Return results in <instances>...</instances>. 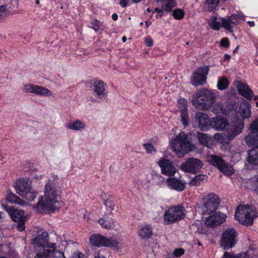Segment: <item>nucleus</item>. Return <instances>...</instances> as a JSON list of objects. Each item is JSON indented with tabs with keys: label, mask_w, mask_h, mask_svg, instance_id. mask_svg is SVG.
<instances>
[{
	"label": "nucleus",
	"mask_w": 258,
	"mask_h": 258,
	"mask_svg": "<svg viewBox=\"0 0 258 258\" xmlns=\"http://www.w3.org/2000/svg\"><path fill=\"white\" fill-rule=\"evenodd\" d=\"M92 88L96 97L101 100H105L107 97L108 92L106 85L104 82L97 80L94 82Z\"/></svg>",
	"instance_id": "nucleus-14"
},
{
	"label": "nucleus",
	"mask_w": 258,
	"mask_h": 258,
	"mask_svg": "<svg viewBox=\"0 0 258 258\" xmlns=\"http://www.w3.org/2000/svg\"><path fill=\"white\" fill-rule=\"evenodd\" d=\"M198 139L200 143L205 146H207L208 144V136L204 133H199L198 134Z\"/></svg>",
	"instance_id": "nucleus-41"
},
{
	"label": "nucleus",
	"mask_w": 258,
	"mask_h": 258,
	"mask_svg": "<svg viewBox=\"0 0 258 258\" xmlns=\"http://www.w3.org/2000/svg\"><path fill=\"white\" fill-rule=\"evenodd\" d=\"M195 119L199 123V126L202 130H205L208 126L210 119L207 114L202 113H197L195 115Z\"/></svg>",
	"instance_id": "nucleus-21"
},
{
	"label": "nucleus",
	"mask_w": 258,
	"mask_h": 258,
	"mask_svg": "<svg viewBox=\"0 0 258 258\" xmlns=\"http://www.w3.org/2000/svg\"><path fill=\"white\" fill-rule=\"evenodd\" d=\"M139 236L142 239H148L153 234V230L150 225H144L138 232Z\"/></svg>",
	"instance_id": "nucleus-27"
},
{
	"label": "nucleus",
	"mask_w": 258,
	"mask_h": 258,
	"mask_svg": "<svg viewBox=\"0 0 258 258\" xmlns=\"http://www.w3.org/2000/svg\"><path fill=\"white\" fill-rule=\"evenodd\" d=\"M208 24L213 30H219L220 28V23L217 21V17L215 16L211 17V20L208 21Z\"/></svg>",
	"instance_id": "nucleus-36"
},
{
	"label": "nucleus",
	"mask_w": 258,
	"mask_h": 258,
	"mask_svg": "<svg viewBox=\"0 0 258 258\" xmlns=\"http://www.w3.org/2000/svg\"><path fill=\"white\" fill-rule=\"evenodd\" d=\"M219 204V199L213 193L209 194L204 200L201 208L203 214L211 215L217 209Z\"/></svg>",
	"instance_id": "nucleus-9"
},
{
	"label": "nucleus",
	"mask_w": 258,
	"mask_h": 258,
	"mask_svg": "<svg viewBox=\"0 0 258 258\" xmlns=\"http://www.w3.org/2000/svg\"><path fill=\"white\" fill-rule=\"evenodd\" d=\"M154 183L159 186H162L164 183V178L160 175L155 174L153 177Z\"/></svg>",
	"instance_id": "nucleus-40"
},
{
	"label": "nucleus",
	"mask_w": 258,
	"mask_h": 258,
	"mask_svg": "<svg viewBox=\"0 0 258 258\" xmlns=\"http://www.w3.org/2000/svg\"><path fill=\"white\" fill-rule=\"evenodd\" d=\"M220 0H207L204 4V10L207 12H212L217 7Z\"/></svg>",
	"instance_id": "nucleus-30"
},
{
	"label": "nucleus",
	"mask_w": 258,
	"mask_h": 258,
	"mask_svg": "<svg viewBox=\"0 0 258 258\" xmlns=\"http://www.w3.org/2000/svg\"><path fill=\"white\" fill-rule=\"evenodd\" d=\"M185 208L181 205L168 208L163 215L164 223L169 225L182 220L185 216Z\"/></svg>",
	"instance_id": "nucleus-5"
},
{
	"label": "nucleus",
	"mask_w": 258,
	"mask_h": 258,
	"mask_svg": "<svg viewBox=\"0 0 258 258\" xmlns=\"http://www.w3.org/2000/svg\"><path fill=\"white\" fill-rule=\"evenodd\" d=\"M257 216L255 208L248 205H240L235 211V217L242 224L250 226L253 223V219Z\"/></svg>",
	"instance_id": "nucleus-4"
},
{
	"label": "nucleus",
	"mask_w": 258,
	"mask_h": 258,
	"mask_svg": "<svg viewBox=\"0 0 258 258\" xmlns=\"http://www.w3.org/2000/svg\"><path fill=\"white\" fill-rule=\"evenodd\" d=\"M210 124L213 128L218 131H221L225 128L228 124V123L223 118L216 117L212 118Z\"/></svg>",
	"instance_id": "nucleus-24"
},
{
	"label": "nucleus",
	"mask_w": 258,
	"mask_h": 258,
	"mask_svg": "<svg viewBox=\"0 0 258 258\" xmlns=\"http://www.w3.org/2000/svg\"><path fill=\"white\" fill-rule=\"evenodd\" d=\"M90 241L93 245L95 246H105L109 244V239L99 234L91 236Z\"/></svg>",
	"instance_id": "nucleus-23"
},
{
	"label": "nucleus",
	"mask_w": 258,
	"mask_h": 258,
	"mask_svg": "<svg viewBox=\"0 0 258 258\" xmlns=\"http://www.w3.org/2000/svg\"><path fill=\"white\" fill-rule=\"evenodd\" d=\"M122 40L123 42H125L126 41V38L125 36L122 37Z\"/></svg>",
	"instance_id": "nucleus-61"
},
{
	"label": "nucleus",
	"mask_w": 258,
	"mask_h": 258,
	"mask_svg": "<svg viewBox=\"0 0 258 258\" xmlns=\"http://www.w3.org/2000/svg\"><path fill=\"white\" fill-rule=\"evenodd\" d=\"M14 187L17 193L22 197L31 190V183L24 178L18 179L15 182Z\"/></svg>",
	"instance_id": "nucleus-18"
},
{
	"label": "nucleus",
	"mask_w": 258,
	"mask_h": 258,
	"mask_svg": "<svg viewBox=\"0 0 258 258\" xmlns=\"http://www.w3.org/2000/svg\"><path fill=\"white\" fill-rule=\"evenodd\" d=\"M239 110L240 111L241 116L243 118H248L250 116L251 113L249 106L245 103L240 105Z\"/></svg>",
	"instance_id": "nucleus-32"
},
{
	"label": "nucleus",
	"mask_w": 258,
	"mask_h": 258,
	"mask_svg": "<svg viewBox=\"0 0 258 258\" xmlns=\"http://www.w3.org/2000/svg\"><path fill=\"white\" fill-rule=\"evenodd\" d=\"M71 258H84V255L82 253L77 251L72 254Z\"/></svg>",
	"instance_id": "nucleus-54"
},
{
	"label": "nucleus",
	"mask_w": 258,
	"mask_h": 258,
	"mask_svg": "<svg viewBox=\"0 0 258 258\" xmlns=\"http://www.w3.org/2000/svg\"><path fill=\"white\" fill-rule=\"evenodd\" d=\"M203 167L202 162L197 158H190L180 165V169L186 173L196 174L199 172Z\"/></svg>",
	"instance_id": "nucleus-10"
},
{
	"label": "nucleus",
	"mask_w": 258,
	"mask_h": 258,
	"mask_svg": "<svg viewBox=\"0 0 258 258\" xmlns=\"http://www.w3.org/2000/svg\"><path fill=\"white\" fill-rule=\"evenodd\" d=\"M166 183L169 188L179 192L183 191L185 188L186 182L179 178H168Z\"/></svg>",
	"instance_id": "nucleus-20"
},
{
	"label": "nucleus",
	"mask_w": 258,
	"mask_h": 258,
	"mask_svg": "<svg viewBox=\"0 0 258 258\" xmlns=\"http://www.w3.org/2000/svg\"><path fill=\"white\" fill-rule=\"evenodd\" d=\"M230 58V56L229 54H225L224 55V59L229 60Z\"/></svg>",
	"instance_id": "nucleus-59"
},
{
	"label": "nucleus",
	"mask_w": 258,
	"mask_h": 258,
	"mask_svg": "<svg viewBox=\"0 0 258 258\" xmlns=\"http://www.w3.org/2000/svg\"><path fill=\"white\" fill-rule=\"evenodd\" d=\"M145 42L146 46L148 47L152 46L153 44V39L149 37H147L145 38Z\"/></svg>",
	"instance_id": "nucleus-53"
},
{
	"label": "nucleus",
	"mask_w": 258,
	"mask_h": 258,
	"mask_svg": "<svg viewBox=\"0 0 258 258\" xmlns=\"http://www.w3.org/2000/svg\"><path fill=\"white\" fill-rule=\"evenodd\" d=\"M0 207L10 214L14 221L17 223V228L19 231H23L25 230L26 217L24 215L23 210L15 209L2 203H0Z\"/></svg>",
	"instance_id": "nucleus-6"
},
{
	"label": "nucleus",
	"mask_w": 258,
	"mask_h": 258,
	"mask_svg": "<svg viewBox=\"0 0 258 258\" xmlns=\"http://www.w3.org/2000/svg\"><path fill=\"white\" fill-rule=\"evenodd\" d=\"M178 107L181 110H186L187 109V101L183 99L180 98L178 100Z\"/></svg>",
	"instance_id": "nucleus-47"
},
{
	"label": "nucleus",
	"mask_w": 258,
	"mask_h": 258,
	"mask_svg": "<svg viewBox=\"0 0 258 258\" xmlns=\"http://www.w3.org/2000/svg\"><path fill=\"white\" fill-rule=\"evenodd\" d=\"M15 203L21 206H24L26 205L27 204V203L25 201L22 200L19 197L17 198V200L16 201Z\"/></svg>",
	"instance_id": "nucleus-55"
},
{
	"label": "nucleus",
	"mask_w": 258,
	"mask_h": 258,
	"mask_svg": "<svg viewBox=\"0 0 258 258\" xmlns=\"http://www.w3.org/2000/svg\"><path fill=\"white\" fill-rule=\"evenodd\" d=\"M36 192L32 191L31 189L26 195H24L23 197H25V199H27L28 200L33 201L36 198Z\"/></svg>",
	"instance_id": "nucleus-46"
},
{
	"label": "nucleus",
	"mask_w": 258,
	"mask_h": 258,
	"mask_svg": "<svg viewBox=\"0 0 258 258\" xmlns=\"http://www.w3.org/2000/svg\"><path fill=\"white\" fill-rule=\"evenodd\" d=\"M257 99H258V96H254V100H256Z\"/></svg>",
	"instance_id": "nucleus-64"
},
{
	"label": "nucleus",
	"mask_w": 258,
	"mask_h": 258,
	"mask_svg": "<svg viewBox=\"0 0 258 258\" xmlns=\"http://www.w3.org/2000/svg\"><path fill=\"white\" fill-rule=\"evenodd\" d=\"M92 28L96 31L99 30L100 25L99 22L97 20H95L91 23Z\"/></svg>",
	"instance_id": "nucleus-52"
},
{
	"label": "nucleus",
	"mask_w": 258,
	"mask_h": 258,
	"mask_svg": "<svg viewBox=\"0 0 258 258\" xmlns=\"http://www.w3.org/2000/svg\"><path fill=\"white\" fill-rule=\"evenodd\" d=\"M104 204L109 212H111L114 209V200L111 196H109L104 200Z\"/></svg>",
	"instance_id": "nucleus-34"
},
{
	"label": "nucleus",
	"mask_w": 258,
	"mask_h": 258,
	"mask_svg": "<svg viewBox=\"0 0 258 258\" xmlns=\"http://www.w3.org/2000/svg\"><path fill=\"white\" fill-rule=\"evenodd\" d=\"M227 218L226 214L217 212L212 214L206 219L205 223L208 226H215L224 222Z\"/></svg>",
	"instance_id": "nucleus-17"
},
{
	"label": "nucleus",
	"mask_w": 258,
	"mask_h": 258,
	"mask_svg": "<svg viewBox=\"0 0 258 258\" xmlns=\"http://www.w3.org/2000/svg\"><path fill=\"white\" fill-rule=\"evenodd\" d=\"M22 90L25 93H34L41 96L51 97L53 96L52 92L47 88L34 84L24 85L22 87Z\"/></svg>",
	"instance_id": "nucleus-12"
},
{
	"label": "nucleus",
	"mask_w": 258,
	"mask_h": 258,
	"mask_svg": "<svg viewBox=\"0 0 258 258\" xmlns=\"http://www.w3.org/2000/svg\"><path fill=\"white\" fill-rule=\"evenodd\" d=\"M222 258H248L246 253H242L237 255L225 252Z\"/></svg>",
	"instance_id": "nucleus-38"
},
{
	"label": "nucleus",
	"mask_w": 258,
	"mask_h": 258,
	"mask_svg": "<svg viewBox=\"0 0 258 258\" xmlns=\"http://www.w3.org/2000/svg\"><path fill=\"white\" fill-rule=\"evenodd\" d=\"M206 179L207 176L205 175H197L191 180L189 184L190 186H198L201 184L203 181L206 180Z\"/></svg>",
	"instance_id": "nucleus-31"
},
{
	"label": "nucleus",
	"mask_w": 258,
	"mask_h": 258,
	"mask_svg": "<svg viewBox=\"0 0 258 258\" xmlns=\"http://www.w3.org/2000/svg\"><path fill=\"white\" fill-rule=\"evenodd\" d=\"M209 71L208 66L199 68L191 77V83L192 85L198 86L202 85L206 83L207 76Z\"/></svg>",
	"instance_id": "nucleus-11"
},
{
	"label": "nucleus",
	"mask_w": 258,
	"mask_h": 258,
	"mask_svg": "<svg viewBox=\"0 0 258 258\" xmlns=\"http://www.w3.org/2000/svg\"><path fill=\"white\" fill-rule=\"evenodd\" d=\"M184 249L180 248L175 249L173 254L176 257H178L182 255L184 253Z\"/></svg>",
	"instance_id": "nucleus-50"
},
{
	"label": "nucleus",
	"mask_w": 258,
	"mask_h": 258,
	"mask_svg": "<svg viewBox=\"0 0 258 258\" xmlns=\"http://www.w3.org/2000/svg\"><path fill=\"white\" fill-rule=\"evenodd\" d=\"M212 158L213 164L216 166L219 170L224 174L230 175L234 173L232 167L229 164L224 162L221 157L217 156H212Z\"/></svg>",
	"instance_id": "nucleus-16"
},
{
	"label": "nucleus",
	"mask_w": 258,
	"mask_h": 258,
	"mask_svg": "<svg viewBox=\"0 0 258 258\" xmlns=\"http://www.w3.org/2000/svg\"><path fill=\"white\" fill-rule=\"evenodd\" d=\"M184 13L181 9H177L174 10L173 12V16L177 20L181 19L184 17Z\"/></svg>",
	"instance_id": "nucleus-42"
},
{
	"label": "nucleus",
	"mask_w": 258,
	"mask_h": 258,
	"mask_svg": "<svg viewBox=\"0 0 258 258\" xmlns=\"http://www.w3.org/2000/svg\"><path fill=\"white\" fill-rule=\"evenodd\" d=\"M223 106L220 103H217L213 108V112L215 113H220L223 112Z\"/></svg>",
	"instance_id": "nucleus-49"
},
{
	"label": "nucleus",
	"mask_w": 258,
	"mask_h": 258,
	"mask_svg": "<svg viewBox=\"0 0 258 258\" xmlns=\"http://www.w3.org/2000/svg\"><path fill=\"white\" fill-rule=\"evenodd\" d=\"M123 245V243L120 241H118L116 240H109V244L107 245H105V246H112L115 248L117 250L119 249V248L121 247Z\"/></svg>",
	"instance_id": "nucleus-39"
},
{
	"label": "nucleus",
	"mask_w": 258,
	"mask_h": 258,
	"mask_svg": "<svg viewBox=\"0 0 258 258\" xmlns=\"http://www.w3.org/2000/svg\"><path fill=\"white\" fill-rule=\"evenodd\" d=\"M112 18L113 20H116L118 18V16L117 14H113L112 15Z\"/></svg>",
	"instance_id": "nucleus-58"
},
{
	"label": "nucleus",
	"mask_w": 258,
	"mask_h": 258,
	"mask_svg": "<svg viewBox=\"0 0 258 258\" xmlns=\"http://www.w3.org/2000/svg\"><path fill=\"white\" fill-rule=\"evenodd\" d=\"M221 46L228 47L229 46V41L228 38H224L221 39L220 41Z\"/></svg>",
	"instance_id": "nucleus-51"
},
{
	"label": "nucleus",
	"mask_w": 258,
	"mask_h": 258,
	"mask_svg": "<svg viewBox=\"0 0 258 258\" xmlns=\"http://www.w3.org/2000/svg\"><path fill=\"white\" fill-rule=\"evenodd\" d=\"M49 253V258H65L63 253L56 249V244L53 243L46 249Z\"/></svg>",
	"instance_id": "nucleus-26"
},
{
	"label": "nucleus",
	"mask_w": 258,
	"mask_h": 258,
	"mask_svg": "<svg viewBox=\"0 0 258 258\" xmlns=\"http://www.w3.org/2000/svg\"><path fill=\"white\" fill-rule=\"evenodd\" d=\"M143 147L148 154H153L156 152V150L154 146L150 143H145L143 144Z\"/></svg>",
	"instance_id": "nucleus-43"
},
{
	"label": "nucleus",
	"mask_w": 258,
	"mask_h": 258,
	"mask_svg": "<svg viewBox=\"0 0 258 258\" xmlns=\"http://www.w3.org/2000/svg\"><path fill=\"white\" fill-rule=\"evenodd\" d=\"M229 85V81L225 77L220 78L217 83L218 89L220 90H224L226 89Z\"/></svg>",
	"instance_id": "nucleus-33"
},
{
	"label": "nucleus",
	"mask_w": 258,
	"mask_h": 258,
	"mask_svg": "<svg viewBox=\"0 0 258 258\" xmlns=\"http://www.w3.org/2000/svg\"><path fill=\"white\" fill-rule=\"evenodd\" d=\"M154 11H155V12H157V13H162V12H163V9H159V8H155V10H154Z\"/></svg>",
	"instance_id": "nucleus-57"
},
{
	"label": "nucleus",
	"mask_w": 258,
	"mask_h": 258,
	"mask_svg": "<svg viewBox=\"0 0 258 258\" xmlns=\"http://www.w3.org/2000/svg\"><path fill=\"white\" fill-rule=\"evenodd\" d=\"M98 223L102 227L106 229L115 228L116 227V223L112 218L109 217L100 218L98 220Z\"/></svg>",
	"instance_id": "nucleus-29"
},
{
	"label": "nucleus",
	"mask_w": 258,
	"mask_h": 258,
	"mask_svg": "<svg viewBox=\"0 0 258 258\" xmlns=\"http://www.w3.org/2000/svg\"><path fill=\"white\" fill-rule=\"evenodd\" d=\"M216 91L203 89L193 97L191 102L196 108L208 109L215 102Z\"/></svg>",
	"instance_id": "nucleus-2"
},
{
	"label": "nucleus",
	"mask_w": 258,
	"mask_h": 258,
	"mask_svg": "<svg viewBox=\"0 0 258 258\" xmlns=\"http://www.w3.org/2000/svg\"><path fill=\"white\" fill-rule=\"evenodd\" d=\"M243 123L239 122L236 125H232L228 129V138L229 140H231L235 138L236 136L239 134L243 128Z\"/></svg>",
	"instance_id": "nucleus-25"
},
{
	"label": "nucleus",
	"mask_w": 258,
	"mask_h": 258,
	"mask_svg": "<svg viewBox=\"0 0 258 258\" xmlns=\"http://www.w3.org/2000/svg\"><path fill=\"white\" fill-rule=\"evenodd\" d=\"M66 127L68 129L76 131H81L85 128L86 124L82 121L76 120L67 123Z\"/></svg>",
	"instance_id": "nucleus-28"
},
{
	"label": "nucleus",
	"mask_w": 258,
	"mask_h": 258,
	"mask_svg": "<svg viewBox=\"0 0 258 258\" xmlns=\"http://www.w3.org/2000/svg\"><path fill=\"white\" fill-rule=\"evenodd\" d=\"M248 23L250 27H253L254 25V23L253 21H249Z\"/></svg>",
	"instance_id": "nucleus-60"
},
{
	"label": "nucleus",
	"mask_w": 258,
	"mask_h": 258,
	"mask_svg": "<svg viewBox=\"0 0 258 258\" xmlns=\"http://www.w3.org/2000/svg\"><path fill=\"white\" fill-rule=\"evenodd\" d=\"M236 87L239 94L241 96L247 99H252L253 93L247 84L238 82Z\"/></svg>",
	"instance_id": "nucleus-22"
},
{
	"label": "nucleus",
	"mask_w": 258,
	"mask_h": 258,
	"mask_svg": "<svg viewBox=\"0 0 258 258\" xmlns=\"http://www.w3.org/2000/svg\"><path fill=\"white\" fill-rule=\"evenodd\" d=\"M57 175H52L49 178L44 189V195L39 197L35 209L37 212L48 214L53 213L60 207L59 191L54 186V181L57 180Z\"/></svg>",
	"instance_id": "nucleus-1"
},
{
	"label": "nucleus",
	"mask_w": 258,
	"mask_h": 258,
	"mask_svg": "<svg viewBox=\"0 0 258 258\" xmlns=\"http://www.w3.org/2000/svg\"><path fill=\"white\" fill-rule=\"evenodd\" d=\"M239 46H237L236 48L233 50V53H236L237 52V50L238 49Z\"/></svg>",
	"instance_id": "nucleus-62"
},
{
	"label": "nucleus",
	"mask_w": 258,
	"mask_h": 258,
	"mask_svg": "<svg viewBox=\"0 0 258 258\" xmlns=\"http://www.w3.org/2000/svg\"><path fill=\"white\" fill-rule=\"evenodd\" d=\"M18 197L13 193H9L7 195V200L11 203H15Z\"/></svg>",
	"instance_id": "nucleus-48"
},
{
	"label": "nucleus",
	"mask_w": 258,
	"mask_h": 258,
	"mask_svg": "<svg viewBox=\"0 0 258 258\" xmlns=\"http://www.w3.org/2000/svg\"><path fill=\"white\" fill-rule=\"evenodd\" d=\"M237 233L234 228H228L222 233L220 245L224 249L232 247L236 243Z\"/></svg>",
	"instance_id": "nucleus-7"
},
{
	"label": "nucleus",
	"mask_w": 258,
	"mask_h": 258,
	"mask_svg": "<svg viewBox=\"0 0 258 258\" xmlns=\"http://www.w3.org/2000/svg\"><path fill=\"white\" fill-rule=\"evenodd\" d=\"M249 129L252 133H258V119H256L251 122L250 125Z\"/></svg>",
	"instance_id": "nucleus-45"
},
{
	"label": "nucleus",
	"mask_w": 258,
	"mask_h": 258,
	"mask_svg": "<svg viewBox=\"0 0 258 258\" xmlns=\"http://www.w3.org/2000/svg\"><path fill=\"white\" fill-rule=\"evenodd\" d=\"M170 145L172 150L179 156L195 149V146L189 141L186 135L182 132L171 140Z\"/></svg>",
	"instance_id": "nucleus-3"
},
{
	"label": "nucleus",
	"mask_w": 258,
	"mask_h": 258,
	"mask_svg": "<svg viewBox=\"0 0 258 258\" xmlns=\"http://www.w3.org/2000/svg\"><path fill=\"white\" fill-rule=\"evenodd\" d=\"M180 116L183 125L184 127L187 126L188 124V115L187 109L180 110Z\"/></svg>",
	"instance_id": "nucleus-37"
},
{
	"label": "nucleus",
	"mask_w": 258,
	"mask_h": 258,
	"mask_svg": "<svg viewBox=\"0 0 258 258\" xmlns=\"http://www.w3.org/2000/svg\"><path fill=\"white\" fill-rule=\"evenodd\" d=\"M244 17L240 14H233L227 17V19L221 18V26L230 32L236 25L243 21Z\"/></svg>",
	"instance_id": "nucleus-13"
},
{
	"label": "nucleus",
	"mask_w": 258,
	"mask_h": 258,
	"mask_svg": "<svg viewBox=\"0 0 258 258\" xmlns=\"http://www.w3.org/2000/svg\"><path fill=\"white\" fill-rule=\"evenodd\" d=\"M48 235L47 232H42L41 234L38 235L33 240V243L35 245L37 251L44 250V248H48V246L52 243L47 241Z\"/></svg>",
	"instance_id": "nucleus-19"
},
{
	"label": "nucleus",
	"mask_w": 258,
	"mask_h": 258,
	"mask_svg": "<svg viewBox=\"0 0 258 258\" xmlns=\"http://www.w3.org/2000/svg\"><path fill=\"white\" fill-rule=\"evenodd\" d=\"M146 26L147 27H148L149 26V25L151 24V23H149L148 22L146 21Z\"/></svg>",
	"instance_id": "nucleus-63"
},
{
	"label": "nucleus",
	"mask_w": 258,
	"mask_h": 258,
	"mask_svg": "<svg viewBox=\"0 0 258 258\" xmlns=\"http://www.w3.org/2000/svg\"><path fill=\"white\" fill-rule=\"evenodd\" d=\"M175 5L176 3L174 0L165 1L164 5L162 7L163 12H170L172 9L175 6Z\"/></svg>",
	"instance_id": "nucleus-35"
},
{
	"label": "nucleus",
	"mask_w": 258,
	"mask_h": 258,
	"mask_svg": "<svg viewBox=\"0 0 258 258\" xmlns=\"http://www.w3.org/2000/svg\"><path fill=\"white\" fill-rule=\"evenodd\" d=\"M46 248H44V250L37 251L34 258H49V253Z\"/></svg>",
	"instance_id": "nucleus-44"
},
{
	"label": "nucleus",
	"mask_w": 258,
	"mask_h": 258,
	"mask_svg": "<svg viewBox=\"0 0 258 258\" xmlns=\"http://www.w3.org/2000/svg\"><path fill=\"white\" fill-rule=\"evenodd\" d=\"M246 144L250 146H255L248 151L247 161L251 164L258 165V141L251 135H248L245 137Z\"/></svg>",
	"instance_id": "nucleus-8"
},
{
	"label": "nucleus",
	"mask_w": 258,
	"mask_h": 258,
	"mask_svg": "<svg viewBox=\"0 0 258 258\" xmlns=\"http://www.w3.org/2000/svg\"><path fill=\"white\" fill-rule=\"evenodd\" d=\"M158 165L162 173L165 175L173 176L177 171L173 163L166 159H160L158 161Z\"/></svg>",
	"instance_id": "nucleus-15"
},
{
	"label": "nucleus",
	"mask_w": 258,
	"mask_h": 258,
	"mask_svg": "<svg viewBox=\"0 0 258 258\" xmlns=\"http://www.w3.org/2000/svg\"><path fill=\"white\" fill-rule=\"evenodd\" d=\"M119 4L121 7H125L127 6V3L126 0H120Z\"/></svg>",
	"instance_id": "nucleus-56"
}]
</instances>
